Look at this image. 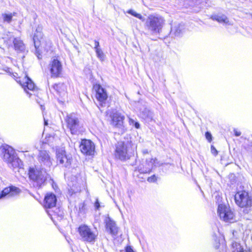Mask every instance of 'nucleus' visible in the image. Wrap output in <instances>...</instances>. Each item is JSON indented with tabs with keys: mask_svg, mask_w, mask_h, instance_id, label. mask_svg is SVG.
I'll return each mask as SVG.
<instances>
[{
	"mask_svg": "<svg viewBox=\"0 0 252 252\" xmlns=\"http://www.w3.org/2000/svg\"><path fill=\"white\" fill-rule=\"evenodd\" d=\"M40 107H41V109H44V106H43V105H42V104H40Z\"/></svg>",
	"mask_w": 252,
	"mask_h": 252,
	"instance_id": "nucleus-40",
	"label": "nucleus"
},
{
	"mask_svg": "<svg viewBox=\"0 0 252 252\" xmlns=\"http://www.w3.org/2000/svg\"><path fill=\"white\" fill-rule=\"evenodd\" d=\"M232 252H252V250H244L241 245L237 242H233L231 247Z\"/></svg>",
	"mask_w": 252,
	"mask_h": 252,
	"instance_id": "nucleus-23",
	"label": "nucleus"
},
{
	"mask_svg": "<svg viewBox=\"0 0 252 252\" xmlns=\"http://www.w3.org/2000/svg\"><path fill=\"white\" fill-rule=\"evenodd\" d=\"M2 17L4 21L10 23L12 20L13 15L11 13L9 14H3Z\"/></svg>",
	"mask_w": 252,
	"mask_h": 252,
	"instance_id": "nucleus-29",
	"label": "nucleus"
},
{
	"mask_svg": "<svg viewBox=\"0 0 252 252\" xmlns=\"http://www.w3.org/2000/svg\"><path fill=\"white\" fill-rule=\"evenodd\" d=\"M106 230L112 235L116 236L118 234L119 228L115 222L110 217H107L105 220Z\"/></svg>",
	"mask_w": 252,
	"mask_h": 252,
	"instance_id": "nucleus-14",
	"label": "nucleus"
},
{
	"mask_svg": "<svg viewBox=\"0 0 252 252\" xmlns=\"http://www.w3.org/2000/svg\"><path fill=\"white\" fill-rule=\"evenodd\" d=\"M96 92V98L101 103H104L106 100L108 95L106 90L99 84H95L93 87Z\"/></svg>",
	"mask_w": 252,
	"mask_h": 252,
	"instance_id": "nucleus-13",
	"label": "nucleus"
},
{
	"mask_svg": "<svg viewBox=\"0 0 252 252\" xmlns=\"http://www.w3.org/2000/svg\"><path fill=\"white\" fill-rule=\"evenodd\" d=\"M235 136H239L241 135V133L240 131H237L236 129L234 130Z\"/></svg>",
	"mask_w": 252,
	"mask_h": 252,
	"instance_id": "nucleus-37",
	"label": "nucleus"
},
{
	"mask_svg": "<svg viewBox=\"0 0 252 252\" xmlns=\"http://www.w3.org/2000/svg\"><path fill=\"white\" fill-rule=\"evenodd\" d=\"M129 124L130 125L134 126L136 128H140V124L138 122L135 121L131 118H129Z\"/></svg>",
	"mask_w": 252,
	"mask_h": 252,
	"instance_id": "nucleus-30",
	"label": "nucleus"
},
{
	"mask_svg": "<svg viewBox=\"0 0 252 252\" xmlns=\"http://www.w3.org/2000/svg\"><path fill=\"white\" fill-rule=\"evenodd\" d=\"M95 51L97 58H99L101 61H103L104 59V55L102 50L99 48L96 49V50Z\"/></svg>",
	"mask_w": 252,
	"mask_h": 252,
	"instance_id": "nucleus-28",
	"label": "nucleus"
},
{
	"mask_svg": "<svg viewBox=\"0 0 252 252\" xmlns=\"http://www.w3.org/2000/svg\"><path fill=\"white\" fill-rule=\"evenodd\" d=\"M94 207H95V209H96V210L99 209V208L100 207V204H99V201H98V199H96V201H95V202L94 203Z\"/></svg>",
	"mask_w": 252,
	"mask_h": 252,
	"instance_id": "nucleus-34",
	"label": "nucleus"
},
{
	"mask_svg": "<svg viewBox=\"0 0 252 252\" xmlns=\"http://www.w3.org/2000/svg\"><path fill=\"white\" fill-rule=\"evenodd\" d=\"M212 19L216 20L220 23L225 25H232V23L229 21L228 18L223 14L216 15L211 17Z\"/></svg>",
	"mask_w": 252,
	"mask_h": 252,
	"instance_id": "nucleus-20",
	"label": "nucleus"
},
{
	"mask_svg": "<svg viewBox=\"0 0 252 252\" xmlns=\"http://www.w3.org/2000/svg\"><path fill=\"white\" fill-rule=\"evenodd\" d=\"M57 202V198L52 193H47L44 198V206L46 208H51L55 206Z\"/></svg>",
	"mask_w": 252,
	"mask_h": 252,
	"instance_id": "nucleus-18",
	"label": "nucleus"
},
{
	"mask_svg": "<svg viewBox=\"0 0 252 252\" xmlns=\"http://www.w3.org/2000/svg\"><path fill=\"white\" fill-rule=\"evenodd\" d=\"M185 29L183 23L174 22L171 24L170 34L171 36H180Z\"/></svg>",
	"mask_w": 252,
	"mask_h": 252,
	"instance_id": "nucleus-17",
	"label": "nucleus"
},
{
	"mask_svg": "<svg viewBox=\"0 0 252 252\" xmlns=\"http://www.w3.org/2000/svg\"><path fill=\"white\" fill-rule=\"evenodd\" d=\"M165 24L164 18L157 15H150L145 22L146 29L152 34H157L162 32Z\"/></svg>",
	"mask_w": 252,
	"mask_h": 252,
	"instance_id": "nucleus-2",
	"label": "nucleus"
},
{
	"mask_svg": "<svg viewBox=\"0 0 252 252\" xmlns=\"http://www.w3.org/2000/svg\"><path fill=\"white\" fill-rule=\"evenodd\" d=\"M28 174L30 179L35 182L39 187H40L49 177V174L45 169H38L35 166L30 167Z\"/></svg>",
	"mask_w": 252,
	"mask_h": 252,
	"instance_id": "nucleus-4",
	"label": "nucleus"
},
{
	"mask_svg": "<svg viewBox=\"0 0 252 252\" xmlns=\"http://www.w3.org/2000/svg\"><path fill=\"white\" fill-rule=\"evenodd\" d=\"M156 177L155 175H153L149 177L147 179L148 181L149 182H154L156 181Z\"/></svg>",
	"mask_w": 252,
	"mask_h": 252,
	"instance_id": "nucleus-32",
	"label": "nucleus"
},
{
	"mask_svg": "<svg viewBox=\"0 0 252 252\" xmlns=\"http://www.w3.org/2000/svg\"><path fill=\"white\" fill-rule=\"evenodd\" d=\"M136 149L137 145L130 140L119 141L116 144L114 155L116 158L125 161L134 156Z\"/></svg>",
	"mask_w": 252,
	"mask_h": 252,
	"instance_id": "nucleus-1",
	"label": "nucleus"
},
{
	"mask_svg": "<svg viewBox=\"0 0 252 252\" xmlns=\"http://www.w3.org/2000/svg\"><path fill=\"white\" fill-rule=\"evenodd\" d=\"M140 116L147 122L154 120L153 113L147 108H144L140 113Z\"/></svg>",
	"mask_w": 252,
	"mask_h": 252,
	"instance_id": "nucleus-21",
	"label": "nucleus"
},
{
	"mask_svg": "<svg viewBox=\"0 0 252 252\" xmlns=\"http://www.w3.org/2000/svg\"><path fill=\"white\" fill-rule=\"evenodd\" d=\"M218 213L220 218L226 222L234 220V215L229 207L224 204H220L218 208Z\"/></svg>",
	"mask_w": 252,
	"mask_h": 252,
	"instance_id": "nucleus-8",
	"label": "nucleus"
},
{
	"mask_svg": "<svg viewBox=\"0 0 252 252\" xmlns=\"http://www.w3.org/2000/svg\"><path fill=\"white\" fill-rule=\"evenodd\" d=\"M44 124H45V125H47V124H48L47 122L46 121H45V120H44Z\"/></svg>",
	"mask_w": 252,
	"mask_h": 252,
	"instance_id": "nucleus-41",
	"label": "nucleus"
},
{
	"mask_svg": "<svg viewBox=\"0 0 252 252\" xmlns=\"http://www.w3.org/2000/svg\"><path fill=\"white\" fill-rule=\"evenodd\" d=\"M127 13L138 18L139 19L142 20V21H145V19L143 16H142L140 14L136 13L134 10H133L132 9L128 10L127 11Z\"/></svg>",
	"mask_w": 252,
	"mask_h": 252,
	"instance_id": "nucleus-27",
	"label": "nucleus"
},
{
	"mask_svg": "<svg viewBox=\"0 0 252 252\" xmlns=\"http://www.w3.org/2000/svg\"><path fill=\"white\" fill-rule=\"evenodd\" d=\"M111 118V124L114 126L118 128H122L123 126L125 116L122 115L119 112L114 110L110 114Z\"/></svg>",
	"mask_w": 252,
	"mask_h": 252,
	"instance_id": "nucleus-12",
	"label": "nucleus"
},
{
	"mask_svg": "<svg viewBox=\"0 0 252 252\" xmlns=\"http://www.w3.org/2000/svg\"><path fill=\"white\" fill-rule=\"evenodd\" d=\"M53 88L59 94H62L66 92V87L64 84L60 83L57 84H55Z\"/></svg>",
	"mask_w": 252,
	"mask_h": 252,
	"instance_id": "nucleus-26",
	"label": "nucleus"
},
{
	"mask_svg": "<svg viewBox=\"0 0 252 252\" xmlns=\"http://www.w3.org/2000/svg\"><path fill=\"white\" fill-rule=\"evenodd\" d=\"M57 162L63 167H69L71 163L72 158L66 154L63 148H60L56 151Z\"/></svg>",
	"mask_w": 252,
	"mask_h": 252,
	"instance_id": "nucleus-9",
	"label": "nucleus"
},
{
	"mask_svg": "<svg viewBox=\"0 0 252 252\" xmlns=\"http://www.w3.org/2000/svg\"><path fill=\"white\" fill-rule=\"evenodd\" d=\"M236 203L239 207L245 208L247 213L252 206V196L245 190L240 191L236 193L234 196Z\"/></svg>",
	"mask_w": 252,
	"mask_h": 252,
	"instance_id": "nucleus-5",
	"label": "nucleus"
},
{
	"mask_svg": "<svg viewBox=\"0 0 252 252\" xmlns=\"http://www.w3.org/2000/svg\"><path fill=\"white\" fill-rule=\"evenodd\" d=\"M80 239L85 243L94 244L98 235L96 231L86 224L81 225L78 228Z\"/></svg>",
	"mask_w": 252,
	"mask_h": 252,
	"instance_id": "nucleus-3",
	"label": "nucleus"
},
{
	"mask_svg": "<svg viewBox=\"0 0 252 252\" xmlns=\"http://www.w3.org/2000/svg\"><path fill=\"white\" fill-rule=\"evenodd\" d=\"M18 189L13 187L5 188L0 193V199L3 198H9L17 192Z\"/></svg>",
	"mask_w": 252,
	"mask_h": 252,
	"instance_id": "nucleus-19",
	"label": "nucleus"
},
{
	"mask_svg": "<svg viewBox=\"0 0 252 252\" xmlns=\"http://www.w3.org/2000/svg\"><path fill=\"white\" fill-rule=\"evenodd\" d=\"M94 49L95 50H96V49H99V43L98 41L95 40L94 41Z\"/></svg>",
	"mask_w": 252,
	"mask_h": 252,
	"instance_id": "nucleus-35",
	"label": "nucleus"
},
{
	"mask_svg": "<svg viewBox=\"0 0 252 252\" xmlns=\"http://www.w3.org/2000/svg\"><path fill=\"white\" fill-rule=\"evenodd\" d=\"M36 56H37V57L38 58V59H40L41 58V55L40 54H38L37 53V52H36Z\"/></svg>",
	"mask_w": 252,
	"mask_h": 252,
	"instance_id": "nucleus-38",
	"label": "nucleus"
},
{
	"mask_svg": "<svg viewBox=\"0 0 252 252\" xmlns=\"http://www.w3.org/2000/svg\"><path fill=\"white\" fill-rule=\"evenodd\" d=\"M154 163V161L153 158H150L149 161L148 159L146 160V164L147 167L145 168L142 169L141 167H138V170L141 173H150L152 170L153 165Z\"/></svg>",
	"mask_w": 252,
	"mask_h": 252,
	"instance_id": "nucleus-24",
	"label": "nucleus"
},
{
	"mask_svg": "<svg viewBox=\"0 0 252 252\" xmlns=\"http://www.w3.org/2000/svg\"><path fill=\"white\" fill-rule=\"evenodd\" d=\"M205 136H206V139L208 141H211V140L212 139V135H211V134L210 132H206L205 133Z\"/></svg>",
	"mask_w": 252,
	"mask_h": 252,
	"instance_id": "nucleus-33",
	"label": "nucleus"
},
{
	"mask_svg": "<svg viewBox=\"0 0 252 252\" xmlns=\"http://www.w3.org/2000/svg\"><path fill=\"white\" fill-rule=\"evenodd\" d=\"M13 44L15 50L23 51L25 49V45L22 40L18 38H14Z\"/></svg>",
	"mask_w": 252,
	"mask_h": 252,
	"instance_id": "nucleus-25",
	"label": "nucleus"
},
{
	"mask_svg": "<svg viewBox=\"0 0 252 252\" xmlns=\"http://www.w3.org/2000/svg\"><path fill=\"white\" fill-rule=\"evenodd\" d=\"M65 121L67 123V126L69 128L71 133L73 134H77L80 128V123L76 114L71 113L66 116Z\"/></svg>",
	"mask_w": 252,
	"mask_h": 252,
	"instance_id": "nucleus-7",
	"label": "nucleus"
},
{
	"mask_svg": "<svg viewBox=\"0 0 252 252\" xmlns=\"http://www.w3.org/2000/svg\"><path fill=\"white\" fill-rule=\"evenodd\" d=\"M38 161L44 165L50 167L52 165V161L49 153L45 150L40 151L38 156Z\"/></svg>",
	"mask_w": 252,
	"mask_h": 252,
	"instance_id": "nucleus-15",
	"label": "nucleus"
},
{
	"mask_svg": "<svg viewBox=\"0 0 252 252\" xmlns=\"http://www.w3.org/2000/svg\"><path fill=\"white\" fill-rule=\"evenodd\" d=\"M143 153L144 154H148V150H147V149L144 150L143 151Z\"/></svg>",
	"mask_w": 252,
	"mask_h": 252,
	"instance_id": "nucleus-39",
	"label": "nucleus"
},
{
	"mask_svg": "<svg viewBox=\"0 0 252 252\" xmlns=\"http://www.w3.org/2000/svg\"><path fill=\"white\" fill-rule=\"evenodd\" d=\"M25 82L23 83V84H21V85L25 90L27 93V90L33 91L35 88V85L32 80L28 76H26L25 78Z\"/></svg>",
	"mask_w": 252,
	"mask_h": 252,
	"instance_id": "nucleus-22",
	"label": "nucleus"
},
{
	"mask_svg": "<svg viewBox=\"0 0 252 252\" xmlns=\"http://www.w3.org/2000/svg\"><path fill=\"white\" fill-rule=\"evenodd\" d=\"M126 252H134L133 249L129 246L126 247Z\"/></svg>",
	"mask_w": 252,
	"mask_h": 252,
	"instance_id": "nucleus-36",
	"label": "nucleus"
},
{
	"mask_svg": "<svg viewBox=\"0 0 252 252\" xmlns=\"http://www.w3.org/2000/svg\"><path fill=\"white\" fill-rule=\"evenodd\" d=\"M3 159L7 162L9 167L13 169L20 167L22 165L21 160L17 156L15 151L11 147H8L5 150Z\"/></svg>",
	"mask_w": 252,
	"mask_h": 252,
	"instance_id": "nucleus-6",
	"label": "nucleus"
},
{
	"mask_svg": "<svg viewBox=\"0 0 252 252\" xmlns=\"http://www.w3.org/2000/svg\"><path fill=\"white\" fill-rule=\"evenodd\" d=\"M42 29L43 28L41 25H38L34 33L33 40L34 47L36 50L41 44V42L43 38V33L42 32Z\"/></svg>",
	"mask_w": 252,
	"mask_h": 252,
	"instance_id": "nucleus-16",
	"label": "nucleus"
},
{
	"mask_svg": "<svg viewBox=\"0 0 252 252\" xmlns=\"http://www.w3.org/2000/svg\"><path fill=\"white\" fill-rule=\"evenodd\" d=\"M211 151L212 154H213L214 156H217L218 154V151L217 149L213 146H211Z\"/></svg>",
	"mask_w": 252,
	"mask_h": 252,
	"instance_id": "nucleus-31",
	"label": "nucleus"
},
{
	"mask_svg": "<svg viewBox=\"0 0 252 252\" xmlns=\"http://www.w3.org/2000/svg\"><path fill=\"white\" fill-rule=\"evenodd\" d=\"M48 68L52 78L59 77L62 73V65L57 59H53L49 64Z\"/></svg>",
	"mask_w": 252,
	"mask_h": 252,
	"instance_id": "nucleus-10",
	"label": "nucleus"
},
{
	"mask_svg": "<svg viewBox=\"0 0 252 252\" xmlns=\"http://www.w3.org/2000/svg\"><path fill=\"white\" fill-rule=\"evenodd\" d=\"M81 152L87 156H92L94 154L95 145L90 140L83 139L80 145Z\"/></svg>",
	"mask_w": 252,
	"mask_h": 252,
	"instance_id": "nucleus-11",
	"label": "nucleus"
}]
</instances>
